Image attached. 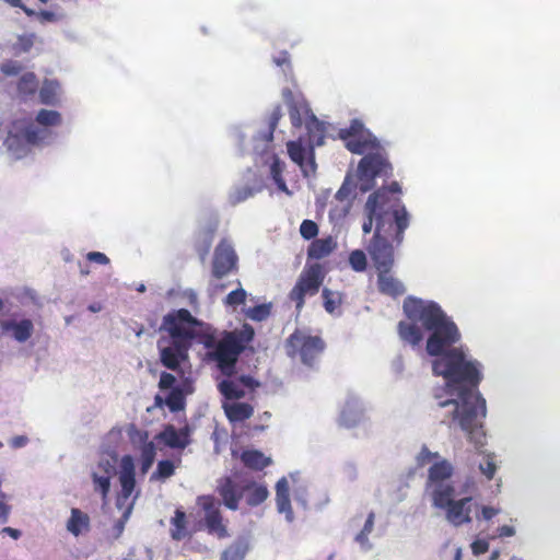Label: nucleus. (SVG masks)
Instances as JSON below:
<instances>
[{
  "label": "nucleus",
  "mask_w": 560,
  "mask_h": 560,
  "mask_svg": "<svg viewBox=\"0 0 560 560\" xmlns=\"http://www.w3.org/2000/svg\"><path fill=\"white\" fill-rule=\"evenodd\" d=\"M404 312L408 322L398 324L401 340L416 347L423 339L422 329L429 332L425 350L434 358L432 371L434 375L443 376L446 387L445 399L442 395H434L438 406L446 409L453 422L476 446H482L487 407L486 399L477 389L482 378L481 364L463 346L456 347L460 332L436 302L408 296L404 301Z\"/></svg>",
  "instance_id": "1"
},
{
  "label": "nucleus",
  "mask_w": 560,
  "mask_h": 560,
  "mask_svg": "<svg viewBox=\"0 0 560 560\" xmlns=\"http://www.w3.org/2000/svg\"><path fill=\"white\" fill-rule=\"evenodd\" d=\"M161 330L170 335V339L161 338L158 341L160 360L163 366L175 370L186 360L188 350L196 340L208 350L207 357L214 361L218 369L226 376L234 373L240 354L245 345L253 340L255 331L252 326L244 325L242 329L224 331L219 338L215 330L186 308L170 312L163 317Z\"/></svg>",
  "instance_id": "2"
},
{
  "label": "nucleus",
  "mask_w": 560,
  "mask_h": 560,
  "mask_svg": "<svg viewBox=\"0 0 560 560\" xmlns=\"http://www.w3.org/2000/svg\"><path fill=\"white\" fill-rule=\"evenodd\" d=\"M217 492L222 498V503L232 511L238 509L240 501L244 495L249 506L261 504L269 495L265 485L257 483L252 478L236 472L218 479Z\"/></svg>",
  "instance_id": "3"
},
{
  "label": "nucleus",
  "mask_w": 560,
  "mask_h": 560,
  "mask_svg": "<svg viewBox=\"0 0 560 560\" xmlns=\"http://www.w3.org/2000/svg\"><path fill=\"white\" fill-rule=\"evenodd\" d=\"M466 493H468V483H465L459 491L456 489L443 495L440 502L439 499L433 500L432 505L444 511L445 520L451 525L459 527L464 524H469L472 521L471 513L478 511V504L471 495L456 499L457 495Z\"/></svg>",
  "instance_id": "4"
},
{
  "label": "nucleus",
  "mask_w": 560,
  "mask_h": 560,
  "mask_svg": "<svg viewBox=\"0 0 560 560\" xmlns=\"http://www.w3.org/2000/svg\"><path fill=\"white\" fill-rule=\"evenodd\" d=\"M325 275L326 272L320 264L306 262L295 285L289 293V299L295 303V310L298 313L302 311L306 296H313L318 293L324 282Z\"/></svg>",
  "instance_id": "5"
},
{
  "label": "nucleus",
  "mask_w": 560,
  "mask_h": 560,
  "mask_svg": "<svg viewBox=\"0 0 560 560\" xmlns=\"http://www.w3.org/2000/svg\"><path fill=\"white\" fill-rule=\"evenodd\" d=\"M363 155L358 164V177L360 190L366 192L374 187V179L377 176L392 173V165L382 144L380 149L368 151Z\"/></svg>",
  "instance_id": "6"
},
{
  "label": "nucleus",
  "mask_w": 560,
  "mask_h": 560,
  "mask_svg": "<svg viewBox=\"0 0 560 560\" xmlns=\"http://www.w3.org/2000/svg\"><path fill=\"white\" fill-rule=\"evenodd\" d=\"M287 354L307 366H314L318 355L324 350V341L317 336H311L303 330H295L285 342Z\"/></svg>",
  "instance_id": "7"
},
{
  "label": "nucleus",
  "mask_w": 560,
  "mask_h": 560,
  "mask_svg": "<svg viewBox=\"0 0 560 560\" xmlns=\"http://www.w3.org/2000/svg\"><path fill=\"white\" fill-rule=\"evenodd\" d=\"M21 120L13 121V130H10L4 145L15 160L22 159L30 153V145L39 144L46 137L47 132L35 128L33 125H27L24 128L20 127Z\"/></svg>",
  "instance_id": "8"
},
{
  "label": "nucleus",
  "mask_w": 560,
  "mask_h": 560,
  "mask_svg": "<svg viewBox=\"0 0 560 560\" xmlns=\"http://www.w3.org/2000/svg\"><path fill=\"white\" fill-rule=\"evenodd\" d=\"M339 137L353 154L362 155L368 151L380 149L381 145L380 140L359 119H353L349 127L340 129Z\"/></svg>",
  "instance_id": "9"
},
{
  "label": "nucleus",
  "mask_w": 560,
  "mask_h": 560,
  "mask_svg": "<svg viewBox=\"0 0 560 560\" xmlns=\"http://www.w3.org/2000/svg\"><path fill=\"white\" fill-rule=\"evenodd\" d=\"M453 475V465L443 458L429 468L425 488L432 501L439 499L440 502L443 495L456 490Z\"/></svg>",
  "instance_id": "10"
},
{
  "label": "nucleus",
  "mask_w": 560,
  "mask_h": 560,
  "mask_svg": "<svg viewBox=\"0 0 560 560\" xmlns=\"http://www.w3.org/2000/svg\"><path fill=\"white\" fill-rule=\"evenodd\" d=\"M198 504L205 511V521L209 533L217 534L219 538L228 536L226 527L222 524L220 502L212 495H201Z\"/></svg>",
  "instance_id": "11"
},
{
  "label": "nucleus",
  "mask_w": 560,
  "mask_h": 560,
  "mask_svg": "<svg viewBox=\"0 0 560 560\" xmlns=\"http://www.w3.org/2000/svg\"><path fill=\"white\" fill-rule=\"evenodd\" d=\"M366 406L353 393H349L339 416V423L346 428H354L365 419Z\"/></svg>",
  "instance_id": "12"
},
{
  "label": "nucleus",
  "mask_w": 560,
  "mask_h": 560,
  "mask_svg": "<svg viewBox=\"0 0 560 560\" xmlns=\"http://www.w3.org/2000/svg\"><path fill=\"white\" fill-rule=\"evenodd\" d=\"M287 149L290 159L300 166L305 177L315 175L316 163L314 158V148L310 147V150L306 151L301 140H298L289 141L287 143Z\"/></svg>",
  "instance_id": "13"
},
{
  "label": "nucleus",
  "mask_w": 560,
  "mask_h": 560,
  "mask_svg": "<svg viewBox=\"0 0 560 560\" xmlns=\"http://www.w3.org/2000/svg\"><path fill=\"white\" fill-rule=\"evenodd\" d=\"M237 256L233 247H215L212 261V273L222 278L236 268Z\"/></svg>",
  "instance_id": "14"
},
{
  "label": "nucleus",
  "mask_w": 560,
  "mask_h": 560,
  "mask_svg": "<svg viewBox=\"0 0 560 560\" xmlns=\"http://www.w3.org/2000/svg\"><path fill=\"white\" fill-rule=\"evenodd\" d=\"M2 332L9 334L16 342H26L34 334V323L30 318L8 319L0 322Z\"/></svg>",
  "instance_id": "15"
},
{
  "label": "nucleus",
  "mask_w": 560,
  "mask_h": 560,
  "mask_svg": "<svg viewBox=\"0 0 560 560\" xmlns=\"http://www.w3.org/2000/svg\"><path fill=\"white\" fill-rule=\"evenodd\" d=\"M119 482L121 487V493L118 499V503L121 499H128L136 487V471L135 462L132 456L124 455L119 464Z\"/></svg>",
  "instance_id": "16"
},
{
  "label": "nucleus",
  "mask_w": 560,
  "mask_h": 560,
  "mask_svg": "<svg viewBox=\"0 0 560 560\" xmlns=\"http://www.w3.org/2000/svg\"><path fill=\"white\" fill-rule=\"evenodd\" d=\"M156 438L171 448H185L190 443L187 427L177 430L174 425L167 424Z\"/></svg>",
  "instance_id": "17"
},
{
  "label": "nucleus",
  "mask_w": 560,
  "mask_h": 560,
  "mask_svg": "<svg viewBox=\"0 0 560 560\" xmlns=\"http://www.w3.org/2000/svg\"><path fill=\"white\" fill-rule=\"evenodd\" d=\"M276 504L278 512L284 514L287 522L292 523L294 514L289 497V482L285 477L279 479L276 485Z\"/></svg>",
  "instance_id": "18"
},
{
  "label": "nucleus",
  "mask_w": 560,
  "mask_h": 560,
  "mask_svg": "<svg viewBox=\"0 0 560 560\" xmlns=\"http://www.w3.org/2000/svg\"><path fill=\"white\" fill-rule=\"evenodd\" d=\"M305 127L310 147L314 148L323 145L326 131L324 124L314 114H310L305 121Z\"/></svg>",
  "instance_id": "19"
},
{
  "label": "nucleus",
  "mask_w": 560,
  "mask_h": 560,
  "mask_svg": "<svg viewBox=\"0 0 560 560\" xmlns=\"http://www.w3.org/2000/svg\"><path fill=\"white\" fill-rule=\"evenodd\" d=\"M375 219L376 225L374 232V243L372 245H390L388 237L383 234L384 222L380 214H372L366 212V219L362 224L364 234H369L372 231Z\"/></svg>",
  "instance_id": "20"
},
{
  "label": "nucleus",
  "mask_w": 560,
  "mask_h": 560,
  "mask_svg": "<svg viewBox=\"0 0 560 560\" xmlns=\"http://www.w3.org/2000/svg\"><path fill=\"white\" fill-rule=\"evenodd\" d=\"M371 257L378 273L388 272L394 262L393 247H370Z\"/></svg>",
  "instance_id": "21"
},
{
  "label": "nucleus",
  "mask_w": 560,
  "mask_h": 560,
  "mask_svg": "<svg viewBox=\"0 0 560 560\" xmlns=\"http://www.w3.org/2000/svg\"><path fill=\"white\" fill-rule=\"evenodd\" d=\"M224 412L231 422H238L252 417L254 409L246 402H226L223 405Z\"/></svg>",
  "instance_id": "22"
},
{
  "label": "nucleus",
  "mask_w": 560,
  "mask_h": 560,
  "mask_svg": "<svg viewBox=\"0 0 560 560\" xmlns=\"http://www.w3.org/2000/svg\"><path fill=\"white\" fill-rule=\"evenodd\" d=\"M248 550V538L245 536H241L222 552L220 560H244Z\"/></svg>",
  "instance_id": "23"
},
{
  "label": "nucleus",
  "mask_w": 560,
  "mask_h": 560,
  "mask_svg": "<svg viewBox=\"0 0 560 560\" xmlns=\"http://www.w3.org/2000/svg\"><path fill=\"white\" fill-rule=\"evenodd\" d=\"M378 288L382 293L392 296L401 295L406 291L402 282L388 275V272L378 273Z\"/></svg>",
  "instance_id": "24"
},
{
  "label": "nucleus",
  "mask_w": 560,
  "mask_h": 560,
  "mask_svg": "<svg viewBox=\"0 0 560 560\" xmlns=\"http://www.w3.org/2000/svg\"><path fill=\"white\" fill-rule=\"evenodd\" d=\"M375 513L371 511L364 522L362 529L355 535L354 541L359 544L363 552H369L373 549V544L369 539V535L374 529Z\"/></svg>",
  "instance_id": "25"
},
{
  "label": "nucleus",
  "mask_w": 560,
  "mask_h": 560,
  "mask_svg": "<svg viewBox=\"0 0 560 560\" xmlns=\"http://www.w3.org/2000/svg\"><path fill=\"white\" fill-rule=\"evenodd\" d=\"M245 466L253 469H262L270 464V458L266 457L261 452L252 450L244 451L241 456Z\"/></svg>",
  "instance_id": "26"
},
{
  "label": "nucleus",
  "mask_w": 560,
  "mask_h": 560,
  "mask_svg": "<svg viewBox=\"0 0 560 560\" xmlns=\"http://www.w3.org/2000/svg\"><path fill=\"white\" fill-rule=\"evenodd\" d=\"M388 201V191L383 189H377L373 194H371L365 203V212L372 214H378V211L384 208V206Z\"/></svg>",
  "instance_id": "27"
},
{
  "label": "nucleus",
  "mask_w": 560,
  "mask_h": 560,
  "mask_svg": "<svg viewBox=\"0 0 560 560\" xmlns=\"http://www.w3.org/2000/svg\"><path fill=\"white\" fill-rule=\"evenodd\" d=\"M89 517L79 509L71 510V516L67 522V529L74 536H79L83 527H88Z\"/></svg>",
  "instance_id": "28"
},
{
  "label": "nucleus",
  "mask_w": 560,
  "mask_h": 560,
  "mask_svg": "<svg viewBox=\"0 0 560 560\" xmlns=\"http://www.w3.org/2000/svg\"><path fill=\"white\" fill-rule=\"evenodd\" d=\"M285 170V163L279 158L275 156L270 165V175L280 191L290 194L285 180L283 178V172Z\"/></svg>",
  "instance_id": "29"
},
{
  "label": "nucleus",
  "mask_w": 560,
  "mask_h": 560,
  "mask_svg": "<svg viewBox=\"0 0 560 560\" xmlns=\"http://www.w3.org/2000/svg\"><path fill=\"white\" fill-rule=\"evenodd\" d=\"M218 388L226 399H237L245 396V392L237 380H223L219 383Z\"/></svg>",
  "instance_id": "30"
},
{
  "label": "nucleus",
  "mask_w": 560,
  "mask_h": 560,
  "mask_svg": "<svg viewBox=\"0 0 560 560\" xmlns=\"http://www.w3.org/2000/svg\"><path fill=\"white\" fill-rule=\"evenodd\" d=\"M38 89V81L33 72L24 73L18 82V91L23 95H33Z\"/></svg>",
  "instance_id": "31"
},
{
  "label": "nucleus",
  "mask_w": 560,
  "mask_h": 560,
  "mask_svg": "<svg viewBox=\"0 0 560 560\" xmlns=\"http://www.w3.org/2000/svg\"><path fill=\"white\" fill-rule=\"evenodd\" d=\"M114 476L112 475H105L101 474L100 471H93L92 472V480L94 485V490L96 492H100L102 495L103 501H106L107 494L110 490V479Z\"/></svg>",
  "instance_id": "32"
},
{
  "label": "nucleus",
  "mask_w": 560,
  "mask_h": 560,
  "mask_svg": "<svg viewBox=\"0 0 560 560\" xmlns=\"http://www.w3.org/2000/svg\"><path fill=\"white\" fill-rule=\"evenodd\" d=\"M310 114H313L306 105L291 104L289 107V116L291 124L294 128H301L303 125L304 117L308 118Z\"/></svg>",
  "instance_id": "33"
},
{
  "label": "nucleus",
  "mask_w": 560,
  "mask_h": 560,
  "mask_svg": "<svg viewBox=\"0 0 560 560\" xmlns=\"http://www.w3.org/2000/svg\"><path fill=\"white\" fill-rule=\"evenodd\" d=\"M36 122L44 127H56L62 122V118L57 110L40 109L36 115Z\"/></svg>",
  "instance_id": "34"
},
{
  "label": "nucleus",
  "mask_w": 560,
  "mask_h": 560,
  "mask_svg": "<svg viewBox=\"0 0 560 560\" xmlns=\"http://www.w3.org/2000/svg\"><path fill=\"white\" fill-rule=\"evenodd\" d=\"M394 219L396 225V234L393 241L401 243L404 231L407 229L409 224V215L407 213L406 208L401 207L400 209H396L394 211Z\"/></svg>",
  "instance_id": "35"
},
{
  "label": "nucleus",
  "mask_w": 560,
  "mask_h": 560,
  "mask_svg": "<svg viewBox=\"0 0 560 560\" xmlns=\"http://www.w3.org/2000/svg\"><path fill=\"white\" fill-rule=\"evenodd\" d=\"M156 447L153 442L144 443L141 447V472L144 475L149 471L154 463Z\"/></svg>",
  "instance_id": "36"
},
{
  "label": "nucleus",
  "mask_w": 560,
  "mask_h": 560,
  "mask_svg": "<svg viewBox=\"0 0 560 560\" xmlns=\"http://www.w3.org/2000/svg\"><path fill=\"white\" fill-rule=\"evenodd\" d=\"M188 361V358L184 361H182L178 366L174 370L175 372H177L179 374V377H180V381L179 383L176 385V389L177 390H180L182 395L185 397L186 395H190L194 393V380L190 375V373L188 375L185 374V372L183 371L182 369V364L187 362Z\"/></svg>",
  "instance_id": "37"
},
{
  "label": "nucleus",
  "mask_w": 560,
  "mask_h": 560,
  "mask_svg": "<svg viewBox=\"0 0 560 560\" xmlns=\"http://www.w3.org/2000/svg\"><path fill=\"white\" fill-rule=\"evenodd\" d=\"M259 189H255L248 185L236 186L229 195V201L231 205L235 206L245 201L246 199L253 197L256 191Z\"/></svg>",
  "instance_id": "38"
},
{
  "label": "nucleus",
  "mask_w": 560,
  "mask_h": 560,
  "mask_svg": "<svg viewBox=\"0 0 560 560\" xmlns=\"http://www.w3.org/2000/svg\"><path fill=\"white\" fill-rule=\"evenodd\" d=\"M57 89L58 85L50 81H45L39 90L40 103L45 105H55L57 103Z\"/></svg>",
  "instance_id": "39"
},
{
  "label": "nucleus",
  "mask_w": 560,
  "mask_h": 560,
  "mask_svg": "<svg viewBox=\"0 0 560 560\" xmlns=\"http://www.w3.org/2000/svg\"><path fill=\"white\" fill-rule=\"evenodd\" d=\"M35 40L36 35L34 33L19 35L16 43L12 46V49L15 55L28 52L34 46Z\"/></svg>",
  "instance_id": "40"
},
{
  "label": "nucleus",
  "mask_w": 560,
  "mask_h": 560,
  "mask_svg": "<svg viewBox=\"0 0 560 560\" xmlns=\"http://www.w3.org/2000/svg\"><path fill=\"white\" fill-rule=\"evenodd\" d=\"M322 296L324 299V308L329 314H335V311L341 303V296L338 292H332L329 289L325 288L322 291Z\"/></svg>",
  "instance_id": "41"
},
{
  "label": "nucleus",
  "mask_w": 560,
  "mask_h": 560,
  "mask_svg": "<svg viewBox=\"0 0 560 560\" xmlns=\"http://www.w3.org/2000/svg\"><path fill=\"white\" fill-rule=\"evenodd\" d=\"M175 466L172 460L163 459L158 463L156 470L152 474L151 480H162L173 476Z\"/></svg>",
  "instance_id": "42"
},
{
  "label": "nucleus",
  "mask_w": 560,
  "mask_h": 560,
  "mask_svg": "<svg viewBox=\"0 0 560 560\" xmlns=\"http://www.w3.org/2000/svg\"><path fill=\"white\" fill-rule=\"evenodd\" d=\"M185 512L176 510L175 516L172 518V524L175 529L172 530L171 536L174 540H182L185 537Z\"/></svg>",
  "instance_id": "43"
},
{
  "label": "nucleus",
  "mask_w": 560,
  "mask_h": 560,
  "mask_svg": "<svg viewBox=\"0 0 560 560\" xmlns=\"http://www.w3.org/2000/svg\"><path fill=\"white\" fill-rule=\"evenodd\" d=\"M165 404L171 411H179L185 407V397L182 395L180 390L173 388L165 398Z\"/></svg>",
  "instance_id": "44"
},
{
  "label": "nucleus",
  "mask_w": 560,
  "mask_h": 560,
  "mask_svg": "<svg viewBox=\"0 0 560 560\" xmlns=\"http://www.w3.org/2000/svg\"><path fill=\"white\" fill-rule=\"evenodd\" d=\"M366 256L363 250L355 249L349 256V264L357 272H362L366 268Z\"/></svg>",
  "instance_id": "45"
},
{
  "label": "nucleus",
  "mask_w": 560,
  "mask_h": 560,
  "mask_svg": "<svg viewBox=\"0 0 560 560\" xmlns=\"http://www.w3.org/2000/svg\"><path fill=\"white\" fill-rule=\"evenodd\" d=\"M270 314V306L268 304H260L254 307H249L246 311V316L253 320L261 322L266 319Z\"/></svg>",
  "instance_id": "46"
},
{
  "label": "nucleus",
  "mask_w": 560,
  "mask_h": 560,
  "mask_svg": "<svg viewBox=\"0 0 560 560\" xmlns=\"http://www.w3.org/2000/svg\"><path fill=\"white\" fill-rule=\"evenodd\" d=\"M116 464H117V458L115 456L102 458L98 462L96 469L94 471H100L101 474H105V475L108 474V475L115 476L117 472Z\"/></svg>",
  "instance_id": "47"
},
{
  "label": "nucleus",
  "mask_w": 560,
  "mask_h": 560,
  "mask_svg": "<svg viewBox=\"0 0 560 560\" xmlns=\"http://www.w3.org/2000/svg\"><path fill=\"white\" fill-rule=\"evenodd\" d=\"M300 233L304 240H313L318 234V225L313 220H304L300 225Z\"/></svg>",
  "instance_id": "48"
},
{
  "label": "nucleus",
  "mask_w": 560,
  "mask_h": 560,
  "mask_svg": "<svg viewBox=\"0 0 560 560\" xmlns=\"http://www.w3.org/2000/svg\"><path fill=\"white\" fill-rule=\"evenodd\" d=\"M23 67L19 61L5 60L0 65V71L7 77L18 75L22 71Z\"/></svg>",
  "instance_id": "49"
},
{
  "label": "nucleus",
  "mask_w": 560,
  "mask_h": 560,
  "mask_svg": "<svg viewBox=\"0 0 560 560\" xmlns=\"http://www.w3.org/2000/svg\"><path fill=\"white\" fill-rule=\"evenodd\" d=\"M246 296V291L243 288H238L228 294L225 303L230 306H237L245 302Z\"/></svg>",
  "instance_id": "50"
},
{
  "label": "nucleus",
  "mask_w": 560,
  "mask_h": 560,
  "mask_svg": "<svg viewBox=\"0 0 560 560\" xmlns=\"http://www.w3.org/2000/svg\"><path fill=\"white\" fill-rule=\"evenodd\" d=\"M435 459L436 462L441 459V456L438 452H431L427 446H422L420 453L417 456V463L419 466H424L428 463Z\"/></svg>",
  "instance_id": "51"
},
{
  "label": "nucleus",
  "mask_w": 560,
  "mask_h": 560,
  "mask_svg": "<svg viewBox=\"0 0 560 560\" xmlns=\"http://www.w3.org/2000/svg\"><path fill=\"white\" fill-rule=\"evenodd\" d=\"M177 385V380H176V376L171 374V373H167V372H162L161 375H160V381H159V387L160 389H170L172 390L173 388H175Z\"/></svg>",
  "instance_id": "52"
},
{
  "label": "nucleus",
  "mask_w": 560,
  "mask_h": 560,
  "mask_svg": "<svg viewBox=\"0 0 560 560\" xmlns=\"http://www.w3.org/2000/svg\"><path fill=\"white\" fill-rule=\"evenodd\" d=\"M334 247H308L310 259H323L331 254Z\"/></svg>",
  "instance_id": "53"
},
{
  "label": "nucleus",
  "mask_w": 560,
  "mask_h": 560,
  "mask_svg": "<svg viewBox=\"0 0 560 560\" xmlns=\"http://www.w3.org/2000/svg\"><path fill=\"white\" fill-rule=\"evenodd\" d=\"M479 469L487 479H492L495 474L497 466L491 459L487 458L479 464Z\"/></svg>",
  "instance_id": "54"
},
{
  "label": "nucleus",
  "mask_w": 560,
  "mask_h": 560,
  "mask_svg": "<svg viewBox=\"0 0 560 560\" xmlns=\"http://www.w3.org/2000/svg\"><path fill=\"white\" fill-rule=\"evenodd\" d=\"M37 15L42 22H56L63 16L61 13H56L49 10H42Z\"/></svg>",
  "instance_id": "55"
},
{
  "label": "nucleus",
  "mask_w": 560,
  "mask_h": 560,
  "mask_svg": "<svg viewBox=\"0 0 560 560\" xmlns=\"http://www.w3.org/2000/svg\"><path fill=\"white\" fill-rule=\"evenodd\" d=\"M500 513V510L499 509H495V508H492V506H482L481 508V512H480V515L479 514H476V517L477 520H485V521H490L492 520L495 515H498Z\"/></svg>",
  "instance_id": "56"
},
{
  "label": "nucleus",
  "mask_w": 560,
  "mask_h": 560,
  "mask_svg": "<svg viewBox=\"0 0 560 560\" xmlns=\"http://www.w3.org/2000/svg\"><path fill=\"white\" fill-rule=\"evenodd\" d=\"M489 549V542L485 539H477L471 544V551L475 556L482 555Z\"/></svg>",
  "instance_id": "57"
},
{
  "label": "nucleus",
  "mask_w": 560,
  "mask_h": 560,
  "mask_svg": "<svg viewBox=\"0 0 560 560\" xmlns=\"http://www.w3.org/2000/svg\"><path fill=\"white\" fill-rule=\"evenodd\" d=\"M86 258L89 261L96 262L100 265H106L109 261L108 257L100 252H91L86 255Z\"/></svg>",
  "instance_id": "58"
},
{
  "label": "nucleus",
  "mask_w": 560,
  "mask_h": 560,
  "mask_svg": "<svg viewBox=\"0 0 560 560\" xmlns=\"http://www.w3.org/2000/svg\"><path fill=\"white\" fill-rule=\"evenodd\" d=\"M28 443V438L25 435H16L10 440V445L13 448L24 447Z\"/></svg>",
  "instance_id": "59"
},
{
  "label": "nucleus",
  "mask_w": 560,
  "mask_h": 560,
  "mask_svg": "<svg viewBox=\"0 0 560 560\" xmlns=\"http://www.w3.org/2000/svg\"><path fill=\"white\" fill-rule=\"evenodd\" d=\"M240 386L244 389V387L247 388H254L258 386V382H256L253 377L243 375L237 380Z\"/></svg>",
  "instance_id": "60"
},
{
  "label": "nucleus",
  "mask_w": 560,
  "mask_h": 560,
  "mask_svg": "<svg viewBox=\"0 0 560 560\" xmlns=\"http://www.w3.org/2000/svg\"><path fill=\"white\" fill-rule=\"evenodd\" d=\"M282 117L281 108L278 106L270 116V132L272 133L276 129L280 118Z\"/></svg>",
  "instance_id": "61"
},
{
  "label": "nucleus",
  "mask_w": 560,
  "mask_h": 560,
  "mask_svg": "<svg viewBox=\"0 0 560 560\" xmlns=\"http://www.w3.org/2000/svg\"><path fill=\"white\" fill-rule=\"evenodd\" d=\"M515 528L513 526L503 525L498 528L499 537H512L515 535Z\"/></svg>",
  "instance_id": "62"
},
{
  "label": "nucleus",
  "mask_w": 560,
  "mask_h": 560,
  "mask_svg": "<svg viewBox=\"0 0 560 560\" xmlns=\"http://www.w3.org/2000/svg\"><path fill=\"white\" fill-rule=\"evenodd\" d=\"M5 1L9 2L12 7L22 9L27 16H32L35 14V12L32 9L27 8L26 5H24L22 3V0H5Z\"/></svg>",
  "instance_id": "63"
},
{
  "label": "nucleus",
  "mask_w": 560,
  "mask_h": 560,
  "mask_svg": "<svg viewBox=\"0 0 560 560\" xmlns=\"http://www.w3.org/2000/svg\"><path fill=\"white\" fill-rule=\"evenodd\" d=\"M392 370L394 373L400 375L404 371V360L400 355L396 357L392 362Z\"/></svg>",
  "instance_id": "64"
}]
</instances>
